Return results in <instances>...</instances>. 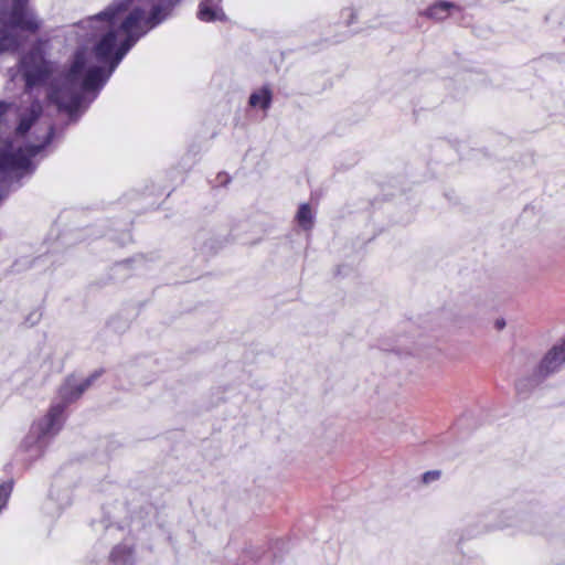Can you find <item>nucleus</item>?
I'll list each match as a JSON object with an SVG mask.
<instances>
[{"mask_svg": "<svg viewBox=\"0 0 565 565\" xmlns=\"http://www.w3.org/2000/svg\"><path fill=\"white\" fill-rule=\"evenodd\" d=\"M298 225L303 230H310L313 225L312 212L308 204H301L296 214Z\"/></svg>", "mask_w": 565, "mask_h": 565, "instance_id": "nucleus-11", "label": "nucleus"}, {"mask_svg": "<svg viewBox=\"0 0 565 565\" xmlns=\"http://www.w3.org/2000/svg\"><path fill=\"white\" fill-rule=\"evenodd\" d=\"M218 2V0H203L199 6L198 18L204 22L224 20L225 14Z\"/></svg>", "mask_w": 565, "mask_h": 565, "instance_id": "nucleus-7", "label": "nucleus"}, {"mask_svg": "<svg viewBox=\"0 0 565 565\" xmlns=\"http://www.w3.org/2000/svg\"><path fill=\"white\" fill-rule=\"evenodd\" d=\"M273 102V93L268 86H263L253 92L248 99V105L253 108H259L267 111Z\"/></svg>", "mask_w": 565, "mask_h": 565, "instance_id": "nucleus-9", "label": "nucleus"}, {"mask_svg": "<svg viewBox=\"0 0 565 565\" xmlns=\"http://www.w3.org/2000/svg\"><path fill=\"white\" fill-rule=\"evenodd\" d=\"M494 326L498 330H501L505 327V321L503 319H498L495 320Z\"/></svg>", "mask_w": 565, "mask_h": 565, "instance_id": "nucleus-14", "label": "nucleus"}, {"mask_svg": "<svg viewBox=\"0 0 565 565\" xmlns=\"http://www.w3.org/2000/svg\"><path fill=\"white\" fill-rule=\"evenodd\" d=\"M8 106L4 103H0V117L7 113Z\"/></svg>", "mask_w": 565, "mask_h": 565, "instance_id": "nucleus-15", "label": "nucleus"}, {"mask_svg": "<svg viewBox=\"0 0 565 565\" xmlns=\"http://www.w3.org/2000/svg\"><path fill=\"white\" fill-rule=\"evenodd\" d=\"M565 363V338L557 344H555L541 360L540 364L534 370L531 379H521L516 383V390L525 392L530 387H533L541 383L544 379L551 374L557 372L561 366Z\"/></svg>", "mask_w": 565, "mask_h": 565, "instance_id": "nucleus-6", "label": "nucleus"}, {"mask_svg": "<svg viewBox=\"0 0 565 565\" xmlns=\"http://www.w3.org/2000/svg\"><path fill=\"white\" fill-rule=\"evenodd\" d=\"M41 26L28 0H12L11 8L0 12V54L15 52L23 43L22 33L34 34Z\"/></svg>", "mask_w": 565, "mask_h": 565, "instance_id": "nucleus-4", "label": "nucleus"}, {"mask_svg": "<svg viewBox=\"0 0 565 565\" xmlns=\"http://www.w3.org/2000/svg\"><path fill=\"white\" fill-rule=\"evenodd\" d=\"M440 477V472L437 470L425 472L423 476V481L428 483L430 481H435Z\"/></svg>", "mask_w": 565, "mask_h": 565, "instance_id": "nucleus-13", "label": "nucleus"}, {"mask_svg": "<svg viewBox=\"0 0 565 565\" xmlns=\"http://www.w3.org/2000/svg\"><path fill=\"white\" fill-rule=\"evenodd\" d=\"M42 114L40 102H32L30 107L19 115V125L15 129L14 140L6 143L0 153V173L3 179H19L33 171L31 158L38 154L52 139L53 127L47 125L43 138L39 143L26 142L24 138L35 120Z\"/></svg>", "mask_w": 565, "mask_h": 565, "instance_id": "nucleus-2", "label": "nucleus"}, {"mask_svg": "<svg viewBox=\"0 0 565 565\" xmlns=\"http://www.w3.org/2000/svg\"><path fill=\"white\" fill-rule=\"evenodd\" d=\"M341 19L347 26L352 25L358 20L356 10L352 7L344 8L341 11Z\"/></svg>", "mask_w": 565, "mask_h": 565, "instance_id": "nucleus-12", "label": "nucleus"}, {"mask_svg": "<svg viewBox=\"0 0 565 565\" xmlns=\"http://www.w3.org/2000/svg\"><path fill=\"white\" fill-rule=\"evenodd\" d=\"M161 11L153 0H125L90 18L87 24L93 30L92 38L103 34L94 52L96 62L109 63V68L106 72L102 65L90 63L85 51H77L60 85L50 92V99L71 117L86 109L127 52L166 18Z\"/></svg>", "mask_w": 565, "mask_h": 565, "instance_id": "nucleus-1", "label": "nucleus"}, {"mask_svg": "<svg viewBox=\"0 0 565 565\" xmlns=\"http://www.w3.org/2000/svg\"><path fill=\"white\" fill-rule=\"evenodd\" d=\"M134 551L126 544L117 545L110 553V561L115 565H126L132 561Z\"/></svg>", "mask_w": 565, "mask_h": 565, "instance_id": "nucleus-10", "label": "nucleus"}, {"mask_svg": "<svg viewBox=\"0 0 565 565\" xmlns=\"http://www.w3.org/2000/svg\"><path fill=\"white\" fill-rule=\"evenodd\" d=\"M20 72L25 81L26 90L43 85L53 72L52 64L46 61L40 46H34L20 60Z\"/></svg>", "mask_w": 565, "mask_h": 565, "instance_id": "nucleus-5", "label": "nucleus"}, {"mask_svg": "<svg viewBox=\"0 0 565 565\" xmlns=\"http://www.w3.org/2000/svg\"><path fill=\"white\" fill-rule=\"evenodd\" d=\"M458 7L454 2L449 1H436L431 6H429L423 14L434 21L440 22L446 20L451 10L457 9Z\"/></svg>", "mask_w": 565, "mask_h": 565, "instance_id": "nucleus-8", "label": "nucleus"}, {"mask_svg": "<svg viewBox=\"0 0 565 565\" xmlns=\"http://www.w3.org/2000/svg\"><path fill=\"white\" fill-rule=\"evenodd\" d=\"M97 375L77 383L68 379L60 390L61 402L51 406L49 414L34 423L30 434L25 439V445L32 447L33 444L39 451L46 445L47 439L58 433L63 424V413L67 404L77 399L92 384Z\"/></svg>", "mask_w": 565, "mask_h": 565, "instance_id": "nucleus-3", "label": "nucleus"}]
</instances>
